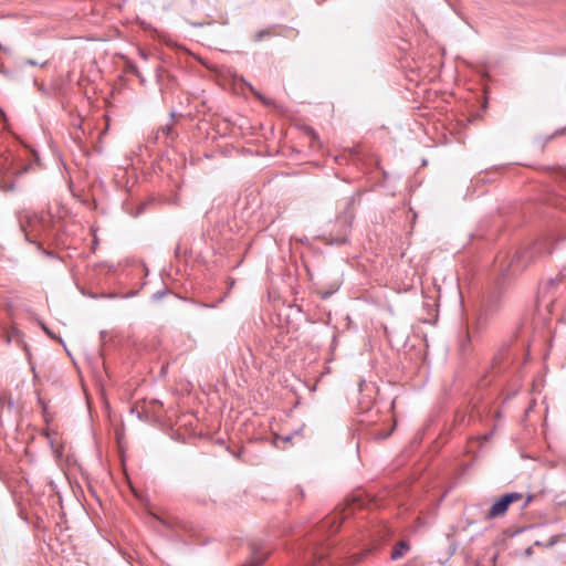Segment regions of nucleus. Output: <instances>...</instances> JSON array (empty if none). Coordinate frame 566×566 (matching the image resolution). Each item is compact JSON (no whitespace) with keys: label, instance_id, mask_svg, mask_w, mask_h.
I'll return each mask as SVG.
<instances>
[{"label":"nucleus","instance_id":"2","mask_svg":"<svg viewBox=\"0 0 566 566\" xmlns=\"http://www.w3.org/2000/svg\"><path fill=\"white\" fill-rule=\"evenodd\" d=\"M53 217L50 212L35 213L29 210L22 211L19 221L25 239L35 242L39 237L50 231Z\"/></svg>","mask_w":566,"mask_h":566},{"label":"nucleus","instance_id":"6","mask_svg":"<svg viewBox=\"0 0 566 566\" xmlns=\"http://www.w3.org/2000/svg\"><path fill=\"white\" fill-rule=\"evenodd\" d=\"M410 549V546L407 542L400 541L396 544L391 552V558L398 559L405 556V554Z\"/></svg>","mask_w":566,"mask_h":566},{"label":"nucleus","instance_id":"17","mask_svg":"<svg viewBox=\"0 0 566 566\" xmlns=\"http://www.w3.org/2000/svg\"><path fill=\"white\" fill-rule=\"evenodd\" d=\"M28 63L31 64V65H36V62L32 61V60H29Z\"/></svg>","mask_w":566,"mask_h":566},{"label":"nucleus","instance_id":"8","mask_svg":"<svg viewBox=\"0 0 566 566\" xmlns=\"http://www.w3.org/2000/svg\"><path fill=\"white\" fill-rule=\"evenodd\" d=\"M253 95L258 97L264 105H274V101L263 96L260 92L253 91Z\"/></svg>","mask_w":566,"mask_h":566},{"label":"nucleus","instance_id":"14","mask_svg":"<svg viewBox=\"0 0 566 566\" xmlns=\"http://www.w3.org/2000/svg\"><path fill=\"white\" fill-rule=\"evenodd\" d=\"M139 56H140L143 60H147L148 54H147L144 50H139Z\"/></svg>","mask_w":566,"mask_h":566},{"label":"nucleus","instance_id":"13","mask_svg":"<svg viewBox=\"0 0 566 566\" xmlns=\"http://www.w3.org/2000/svg\"><path fill=\"white\" fill-rule=\"evenodd\" d=\"M352 563H358L360 559H361V556H358V555H353L352 557Z\"/></svg>","mask_w":566,"mask_h":566},{"label":"nucleus","instance_id":"12","mask_svg":"<svg viewBox=\"0 0 566 566\" xmlns=\"http://www.w3.org/2000/svg\"><path fill=\"white\" fill-rule=\"evenodd\" d=\"M532 499H533V496H532V495H528V496L526 497V500H525V502H524V504H523V506H522V507H523V509H525V507L531 503Z\"/></svg>","mask_w":566,"mask_h":566},{"label":"nucleus","instance_id":"16","mask_svg":"<svg viewBox=\"0 0 566 566\" xmlns=\"http://www.w3.org/2000/svg\"><path fill=\"white\" fill-rule=\"evenodd\" d=\"M563 210L566 211V199L558 203Z\"/></svg>","mask_w":566,"mask_h":566},{"label":"nucleus","instance_id":"9","mask_svg":"<svg viewBox=\"0 0 566 566\" xmlns=\"http://www.w3.org/2000/svg\"><path fill=\"white\" fill-rule=\"evenodd\" d=\"M0 188L3 191H12L14 189V184L1 180L0 181Z\"/></svg>","mask_w":566,"mask_h":566},{"label":"nucleus","instance_id":"10","mask_svg":"<svg viewBox=\"0 0 566 566\" xmlns=\"http://www.w3.org/2000/svg\"><path fill=\"white\" fill-rule=\"evenodd\" d=\"M129 67H130L132 73L135 74L142 83H144L145 78L142 76L137 66L132 64Z\"/></svg>","mask_w":566,"mask_h":566},{"label":"nucleus","instance_id":"3","mask_svg":"<svg viewBox=\"0 0 566 566\" xmlns=\"http://www.w3.org/2000/svg\"><path fill=\"white\" fill-rule=\"evenodd\" d=\"M549 253H552L551 243H548V241L545 239L538 240L526 250L517 252L510 262L507 271L513 274L520 272L525 269L535 259L536 255Z\"/></svg>","mask_w":566,"mask_h":566},{"label":"nucleus","instance_id":"5","mask_svg":"<svg viewBox=\"0 0 566 566\" xmlns=\"http://www.w3.org/2000/svg\"><path fill=\"white\" fill-rule=\"evenodd\" d=\"M251 552H252L251 559L242 566H259L269 556L268 552H263L261 544L252 543Z\"/></svg>","mask_w":566,"mask_h":566},{"label":"nucleus","instance_id":"7","mask_svg":"<svg viewBox=\"0 0 566 566\" xmlns=\"http://www.w3.org/2000/svg\"><path fill=\"white\" fill-rule=\"evenodd\" d=\"M273 33L270 29H264V30H261L259 32H256L253 36V40L255 42H259V41H262L264 38H269L271 36Z\"/></svg>","mask_w":566,"mask_h":566},{"label":"nucleus","instance_id":"1","mask_svg":"<svg viewBox=\"0 0 566 566\" xmlns=\"http://www.w3.org/2000/svg\"><path fill=\"white\" fill-rule=\"evenodd\" d=\"M361 506L363 502L359 499H353L342 512H334L321 521L315 530L316 542L304 555L305 566H348L346 562H338L346 553L344 548L335 547L329 542H319L318 537L337 532L354 510Z\"/></svg>","mask_w":566,"mask_h":566},{"label":"nucleus","instance_id":"4","mask_svg":"<svg viewBox=\"0 0 566 566\" xmlns=\"http://www.w3.org/2000/svg\"><path fill=\"white\" fill-rule=\"evenodd\" d=\"M524 495L520 492H511L502 495L499 500H496L491 507L489 509L485 518L493 520L500 516L505 515L510 505L512 503L522 501Z\"/></svg>","mask_w":566,"mask_h":566},{"label":"nucleus","instance_id":"11","mask_svg":"<svg viewBox=\"0 0 566 566\" xmlns=\"http://www.w3.org/2000/svg\"><path fill=\"white\" fill-rule=\"evenodd\" d=\"M161 133L166 136H169L172 132V126L171 125H166L164 127H161Z\"/></svg>","mask_w":566,"mask_h":566},{"label":"nucleus","instance_id":"15","mask_svg":"<svg viewBox=\"0 0 566 566\" xmlns=\"http://www.w3.org/2000/svg\"><path fill=\"white\" fill-rule=\"evenodd\" d=\"M277 439L282 440L283 442H289L291 440V436H284V437L280 436V437H277Z\"/></svg>","mask_w":566,"mask_h":566}]
</instances>
